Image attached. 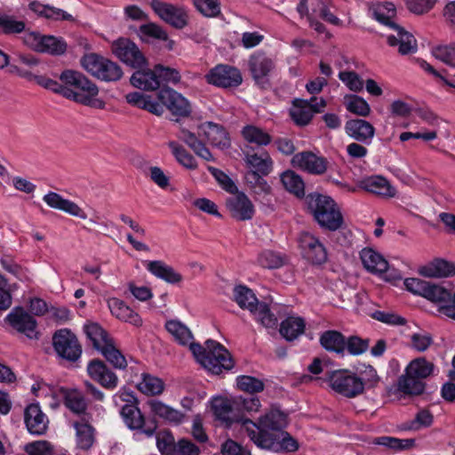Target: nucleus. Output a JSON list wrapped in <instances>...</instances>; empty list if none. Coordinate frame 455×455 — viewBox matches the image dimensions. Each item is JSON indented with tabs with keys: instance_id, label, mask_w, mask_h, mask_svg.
<instances>
[{
	"instance_id": "51",
	"label": "nucleus",
	"mask_w": 455,
	"mask_h": 455,
	"mask_svg": "<svg viewBox=\"0 0 455 455\" xmlns=\"http://www.w3.org/2000/svg\"><path fill=\"white\" fill-rule=\"evenodd\" d=\"M140 30L143 35L166 41L165 48L169 51H172L174 49L175 41L169 39L167 33L160 26L155 23H148L140 26Z\"/></svg>"
},
{
	"instance_id": "6",
	"label": "nucleus",
	"mask_w": 455,
	"mask_h": 455,
	"mask_svg": "<svg viewBox=\"0 0 455 455\" xmlns=\"http://www.w3.org/2000/svg\"><path fill=\"white\" fill-rule=\"evenodd\" d=\"M326 382L333 392L347 398H354L363 394L362 381L355 372L348 369L328 372Z\"/></svg>"
},
{
	"instance_id": "26",
	"label": "nucleus",
	"mask_w": 455,
	"mask_h": 455,
	"mask_svg": "<svg viewBox=\"0 0 455 455\" xmlns=\"http://www.w3.org/2000/svg\"><path fill=\"white\" fill-rule=\"evenodd\" d=\"M420 275L428 278H443L455 274V266L444 259H435L419 269Z\"/></svg>"
},
{
	"instance_id": "34",
	"label": "nucleus",
	"mask_w": 455,
	"mask_h": 455,
	"mask_svg": "<svg viewBox=\"0 0 455 455\" xmlns=\"http://www.w3.org/2000/svg\"><path fill=\"white\" fill-rule=\"evenodd\" d=\"M306 328L305 320L299 315H290L280 325V334L289 341L296 339L304 333Z\"/></svg>"
},
{
	"instance_id": "15",
	"label": "nucleus",
	"mask_w": 455,
	"mask_h": 455,
	"mask_svg": "<svg viewBox=\"0 0 455 455\" xmlns=\"http://www.w3.org/2000/svg\"><path fill=\"white\" fill-rule=\"evenodd\" d=\"M112 52L123 62L134 68H140L147 60L138 46L128 38H119L112 44Z\"/></svg>"
},
{
	"instance_id": "18",
	"label": "nucleus",
	"mask_w": 455,
	"mask_h": 455,
	"mask_svg": "<svg viewBox=\"0 0 455 455\" xmlns=\"http://www.w3.org/2000/svg\"><path fill=\"white\" fill-rule=\"evenodd\" d=\"M12 327L24 333L29 339H37L39 332L36 330V321L22 307L14 308L7 316Z\"/></svg>"
},
{
	"instance_id": "38",
	"label": "nucleus",
	"mask_w": 455,
	"mask_h": 455,
	"mask_svg": "<svg viewBox=\"0 0 455 455\" xmlns=\"http://www.w3.org/2000/svg\"><path fill=\"white\" fill-rule=\"evenodd\" d=\"M198 129V135L204 136L212 146L221 147V145H225L223 140L226 139L227 133L222 127L208 122L201 124Z\"/></svg>"
},
{
	"instance_id": "37",
	"label": "nucleus",
	"mask_w": 455,
	"mask_h": 455,
	"mask_svg": "<svg viewBox=\"0 0 455 455\" xmlns=\"http://www.w3.org/2000/svg\"><path fill=\"white\" fill-rule=\"evenodd\" d=\"M242 136L246 142L258 147L267 146L272 140V137L267 132L252 124L243 128Z\"/></svg>"
},
{
	"instance_id": "53",
	"label": "nucleus",
	"mask_w": 455,
	"mask_h": 455,
	"mask_svg": "<svg viewBox=\"0 0 455 455\" xmlns=\"http://www.w3.org/2000/svg\"><path fill=\"white\" fill-rule=\"evenodd\" d=\"M60 79L63 82L64 86L78 91L81 85L88 84V78L81 72L68 69L63 71Z\"/></svg>"
},
{
	"instance_id": "36",
	"label": "nucleus",
	"mask_w": 455,
	"mask_h": 455,
	"mask_svg": "<svg viewBox=\"0 0 455 455\" xmlns=\"http://www.w3.org/2000/svg\"><path fill=\"white\" fill-rule=\"evenodd\" d=\"M451 289L444 284H437L428 282L424 298L435 303L441 313V307L451 300Z\"/></svg>"
},
{
	"instance_id": "10",
	"label": "nucleus",
	"mask_w": 455,
	"mask_h": 455,
	"mask_svg": "<svg viewBox=\"0 0 455 455\" xmlns=\"http://www.w3.org/2000/svg\"><path fill=\"white\" fill-rule=\"evenodd\" d=\"M150 6L161 20L175 28L181 29L188 23V12L181 6L160 0H152Z\"/></svg>"
},
{
	"instance_id": "47",
	"label": "nucleus",
	"mask_w": 455,
	"mask_h": 455,
	"mask_svg": "<svg viewBox=\"0 0 455 455\" xmlns=\"http://www.w3.org/2000/svg\"><path fill=\"white\" fill-rule=\"evenodd\" d=\"M104 357L115 368L125 369L127 362L124 355L117 349L113 340L100 350Z\"/></svg>"
},
{
	"instance_id": "48",
	"label": "nucleus",
	"mask_w": 455,
	"mask_h": 455,
	"mask_svg": "<svg viewBox=\"0 0 455 455\" xmlns=\"http://www.w3.org/2000/svg\"><path fill=\"white\" fill-rule=\"evenodd\" d=\"M235 384L239 390L249 394L259 393L265 387L261 379L248 375L238 376Z\"/></svg>"
},
{
	"instance_id": "19",
	"label": "nucleus",
	"mask_w": 455,
	"mask_h": 455,
	"mask_svg": "<svg viewBox=\"0 0 455 455\" xmlns=\"http://www.w3.org/2000/svg\"><path fill=\"white\" fill-rule=\"evenodd\" d=\"M121 415L131 429H140L148 436H152L156 430V423L151 421L149 424L145 426V419L141 414L140 409L132 403H127L123 406L121 410Z\"/></svg>"
},
{
	"instance_id": "39",
	"label": "nucleus",
	"mask_w": 455,
	"mask_h": 455,
	"mask_svg": "<svg viewBox=\"0 0 455 455\" xmlns=\"http://www.w3.org/2000/svg\"><path fill=\"white\" fill-rule=\"evenodd\" d=\"M84 331L87 338L92 341L93 347L99 351L112 341L108 332L96 323L86 324Z\"/></svg>"
},
{
	"instance_id": "14",
	"label": "nucleus",
	"mask_w": 455,
	"mask_h": 455,
	"mask_svg": "<svg viewBox=\"0 0 455 455\" xmlns=\"http://www.w3.org/2000/svg\"><path fill=\"white\" fill-rule=\"evenodd\" d=\"M98 86L88 79V84H83L78 91L67 87L63 92V97L74 100L76 103L97 109H104L106 103L98 98Z\"/></svg>"
},
{
	"instance_id": "11",
	"label": "nucleus",
	"mask_w": 455,
	"mask_h": 455,
	"mask_svg": "<svg viewBox=\"0 0 455 455\" xmlns=\"http://www.w3.org/2000/svg\"><path fill=\"white\" fill-rule=\"evenodd\" d=\"M261 403L257 397L244 398L241 395L229 399V427L232 424L241 425L244 430V421L251 420L245 417V413H255L259 411Z\"/></svg>"
},
{
	"instance_id": "7",
	"label": "nucleus",
	"mask_w": 455,
	"mask_h": 455,
	"mask_svg": "<svg viewBox=\"0 0 455 455\" xmlns=\"http://www.w3.org/2000/svg\"><path fill=\"white\" fill-rule=\"evenodd\" d=\"M22 40L28 47L38 52L60 55L67 50V44L62 38L37 32H25Z\"/></svg>"
},
{
	"instance_id": "61",
	"label": "nucleus",
	"mask_w": 455,
	"mask_h": 455,
	"mask_svg": "<svg viewBox=\"0 0 455 455\" xmlns=\"http://www.w3.org/2000/svg\"><path fill=\"white\" fill-rule=\"evenodd\" d=\"M404 2L411 12L421 15L432 10L437 0H404Z\"/></svg>"
},
{
	"instance_id": "31",
	"label": "nucleus",
	"mask_w": 455,
	"mask_h": 455,
	"mask_svg": "<svg viewBox=\"0 0 455 455\" xmlns=\"http://www.w3.org/2000/svg\"><path fill=\"white\" fill-rule=\"evenodd\" d=\"M151 412L171 424L179 425L184 419L185 414L159 400H150L148 403Z\"/></svg>"
},
{
	"instance_id": "22",
	"label": "nucleus",
	"mask_w": 455,
	"mask_h": 455,
	"mask_svg": "<svg viewBox=\"0 0 455 455\" xmlns=\"http://www.w3.org/2000/svg\"><path fill=\"white\" fill-rule=\"evenodd\" d=\"M24 418L29 433L40 435L46 432L49 421L38 404L28 405L25 410Z\"/></svg>"
},
{
	"instance_id": "9",
	"label": "nucleus",
	"mask_w": 455,
	"mask_h": 455,
	"mask_svg": "<svg viewBox=\"0 0 455 455\" xmlns=\"http://www.w3.org/2000/svg\"><path fill=\"white\" fill-rule=\"evenodd\" d=\"M389 29L390 31L383 34L382 36L390 47L396 49L399 54L403 56L411 55L418 51V42L412 33L399 24L395 25Z\"/></svg>"
},
{
	"instance_id": "43",
	"label": "nucleus",
	"mask_w": 455,
	"mask_h": 455,
	"mask_svg": "<svg viewBox=\"0 0 455 455\" xmlns=\"http://www.w3.org/2000/svg\"><path fill=\"white\" fill-rule=\"evenodd\" d=\"M407 374L414 376L420 380L429 377L434 371V364L423 357L412 360L405 368Z\"/></svg>"
},
{
	"instance_id": "16",
	"label": "nucleus",
	"mask_w": 455,
	"mask_h": 455,
	"mask_svg": "<svg viewBox=\"0 0 455 455\" xmlns=\"http://www.w3.org/2000/svg\"><path fill=\"white\" fill-rule=\"evenodd\" d=\"M249 70L255 83L265 87L268 84L269 76L275 69V63L261 52H256L250 56L248 61Z\"/></svg>"
},
{
	"instance_id": "32",
	"label": "nucleus",
	"mask_w": 455,
	"mask_h": 455,
	"mask_svg": "<svg viewBox=\"0 0 455 455\" xmlns=\"http://www.w3.org/2000/svg\"><path fill=\"white\" fill-rule=\"evenodd\" d=\"M130 82L134 87L144 91H156L160 88L155 68L153 70H137L131 76Z\"/></svg>"
},
{
	"instance_id": "13",
	"label": "nucleus",
	"mask_w": 455,
	"mask_h": 455,
	"mask_svg": "<svg viewBox=\"0 0 455 455\" xmlns=\"http://www.w3.org/2000/svg\"><path fill=\"white\" fill-rule=\"evenodd\" d=\"M255 208L249 197L229 180V214L237 220H251Z\"/></svg>"
},
{
	"instance_id": "28",
	"label": "nucleus",
	"mask_w": 455,
	"mask_h": 455,
	"mask_svg": "<svg viewBox=\"0 0 455 455\" xmlns=\"http://www.w3.org/2000/svg\"><path fill=\"white\" fill-rule=\"evenodd\" d=\"M360 258L363 267L371 273L380 275L388 268L386 259L372 248H363L360 252Z\"/></svg>"
},
{
	"instance_id": "45",
	"label": "nucleus",
	"mask_w": 455,
	"mask_h": 455,
	"mask_svg": "<svg viewBox=\"0 0 455 455\" xmlns=\"http://www.w3.org/2000/svg\"><path fill=\"white\" fill-rule=\"evenodd\" d=\"M344 105L347 111L360 116H367L371 112L368 102L355 94L346 95L344 97Z\"/></svg>"
},
{
	"instance_id": "30",
	"label": "nucleus",
	"mask_w": 455,
	"mask_h": 455,
	"mask_svg": "<svg viewBox=\"0 0 455 455\" xmlns=\"http://www.w3.org/2000/svg\"><path fill=\"white\" fill-rule=\"evenodd\" d=\"M369 13L377 21L389 28L397 24L395 21L396 8L393 3L385 2L373 4L369 9Z\"/></svg>"
},
{
	"instance_id": "50",
	"label": "nucleus",
	"mask_w": 455,
	"mask_h": 455,
	"mask_svg": "<svg viewBox=\"0 0 455 455\" xmlns=\"http://www.w3.org/2000/svg\"><path fill=\"white\" fill-rule=\"evenodd\" d=\"M205 79L210 84L228 88V66L224 64L217 65L205 75Z\"/></svg>"
},
{
	"instance_id": "12",
	"label": "nucleus",
	"mask_w": 455,
	"mask_h": 455,
	"mask_svg": "<svg viewBox=\"0 0 455 455\" xmlns=\"http://www.w3.org/2000/svg\"><path fill=\"white\" fill-rule=\"evenodd\" d=\"M158 100L174 116L179 117H188L191 114V105L189 101L180 93L168 86H163L157 93Z\"/></svg>"
},
{
	"instance_id": "4",
	"label": "nucleus",
	"mask_w": 455,
	"mask_h": 455,
	"mask_svg": "<svg viewBox=\"0 0 455 455\" xmlns=\"http://www.w3.org/2000/svg\"><path fill=\"white\" fill-rule=\"evenodd\" d=\"M235 299L241 307L247 308L252 314L255 320L264 327L268 329H275L276 327V316L270 312L266 303L258 302L251 290L242 285L235 287Z\"/></svg>"
},
{
	"instance_id": "44",
	"label": "nucleus",
	"mask_w": 455,
	"mask_h": 455,
	"mask_svg": "<svg viewBox=\"0 0 455 455\" xmlns=\"http://www.w3.org/2000/svg\"><path fill=\"white\" fill-rule=\"evenodd\" d=\"M138 389L148 395H158L164 390V381L155 376L144 373L142 380L137 385Z\"/></svg>"
},
{
	"instance_id": "20",
	"label": "nucleus",
	"mask_w": 455,
	"mask_h": 455,
	"mask_svg": "<svg viewBox=\"0 0 455 455\" xmlns=\"http://www.w3.org/2000/svg\"><path fill=\"white\" fill-rule=\"evenodd\" d=\"M89 376L107 389H114L117 387L118 378L104 362L93 359L87 365Z\"/></svg>"
},
{
	"instance_id": "49",
	"label": "nucleus",
	"mask_w": 455,
	"mask_h": 455,
	"mask_svg": "<svg viewBox=\"0 0 455 455\" xmlns=\"http://www.w3.org/2000/svg\"><path fill=\"white\" fill-rule=\"evenodd\" d=\"M433 56L451 68H455V44H440L433 48Z\"/></svg>"
},
{
	"instance_id": "56",
	"label": "nucleus",
	"mask_w": 455,
	"mask_h": 455,
	"mask_svg": "<svg viewBox=\"0 0 455 455\" xmlns=\"http://www.w3.org/2000/svg\"><path fill=\"white\" fill-rule=\"evenodd\" d=\"M193 4L205 17L214 18L220 14V4L218 0H193Z\"/></svg>"
},
{
	"instance_id": "58",
	"label": "nucleus",
	"mask_w": 455,
	"mask_h": 455,
	"mask_svg": "<svg viewBox=\"0 0 455 455\" xmlns=\"http://www.w3.org/2000/svg\"><path fill=\"white\" fill-rule=\"evenodd\" d=\"M264 176L265 175L255 174L254 172H247L245 174L246 182L257 194H268L271 191V187L263 178Z\"/></svg>"
},
{
	"instance_id": "52",
	"label": "nucleus",
	"mask_w": 455,
	"mask_h": 455,
	"mask_svg": "<svg viewBox=\"0 0 455 455\" xmlns=\"http://www.w3.org/2000/svg\"><path fill=\"white\" fill-rule=\"evenodd\" d=\"M65 405L76 414L84 413L87 408L84 395L76 390L68 391L65 394Z\"/></svg>"
},
{
	"instance_id": "62",
	"label": "nucleus",
	"mask_w": 455,
	"mask_h": 455,
	"mask_svg": "<svg viewBox=\"0 0 455 455\" xmlns=\"http://www.w3.org/2000/svg\"><path fill=\"white\" fill-rule=\"evenodd\" d=\"M258 261L263 267L267 268H277L283 263L281 255L271 251H263L259 256Z\"/></svg>"
},
{
	"instance_id": "46",
	"label": "nucleus",
	"mask_w": 455,
	"mask_h": 455,
	"mask_svg": "<svg viewBox=\"0 0 455 455\" xmlns=\"http://www.w3.org/2000/svg\"><path fill=\"white\" fill-rule=\"evenodd\" d=\"M168 146L180 164L189 170H196L197 168L195 157L184 147L175 141H170Z\"/></svg>"
},
{
	"instance_id": "54",
	"label": "nucleus",
	"mask_w": 455,
	"mask_h": 455,
	"mask_svg": "<svg viewBox=\"0 0 455 455\" xmlns=\"http://www.w3.org/2000/svg\"><path fill=\"white\" fill-rule=\"evenodd\" d=\"M76 429L77 444L81 449L87 450L93 443V429L87 423L75 422Z\"/></svg>"
},
{
	"instance_id": "21",
	"label": "nucleus",
	"mask_w": 455,
	"mask_h": 455,
	"mask_svg": "<svg viewBox=\"0 0 455 455\" xmlns=\"http://www.w3.org/2000/svg\"><path fill=\"white\" fill-rule=\"evenodd\" d=\"M291 164L311 174H323L327 169L326 160L311 152H301L293 156Z\"/></svg>"
},
{
	"instance_id": "42",
	"label": "nucleus",
	"mask_w": 455,
	"mask_h": 455,
	"mask_svg": "<svg viewBox=\"0 0 455 455\" xmlns=\"http://www.w3.org/2000/svg\"><path fill=\"white\" fill-rule=\"evenodd\" d=\"M424 383L419 379L407 374L406 370L404 374L400 376L397 381V388L400 392L407 395H419L424 390Z\"/></svg>"
},
{
	"instance_id": "8",
	"label": "nucleus",
	"mask_w": 455,
	"mask_h": 455,
	"mask_svg": "<svg viewBox=\"0 0 455 455\" xmlns=\"http://www.w3.org/2000/svg\"><path fill=\"white\" fill-rule=\"evenodd\" d=\"M52 345L58 355L67 361L76 362L81 356L82 347L76 336L68 329L54 333Z\"/></svg>"
},
{
	"instance_id": "2",
	"label": "nucleus",
	"mask_w": 455,
	"mask_h": 455,
	"mask_svg": "<svg viewBox=\"0 0 455 455\" xmlns=\"http://www.w3.org/2000/svg\"><path fill=\"white\" fill-rule=\"evenodd\" d=\"M167 331L174 339L182 346L188 345L196 362L204 368L213 374H220L226 369V349L223 346L214 340H207L203 347L193 341V335L190 330L178 320H170L165 323Z\"/></svg>"
},
{
	"instance_id": "64",
	"label": "nucleus",
	"mask_w": 455,
	"mask_h": 455,
	"mask_svg": "<svg viewBox=\"0 0 455 455\" xmlns=\"http://www.w3.org/2000/svg\"><path fill=\"white\" fill-rule=\"evenodd\" d=\"M25 451L29 455H52V446L47 441H36L28 443Z\"/></svg>"
},
{
	"instance_id": "63",
	"label": "nucleus",
	"mask_w": 455,
	"mask_h": 455,
	"mask_svg": "<svg viewBox=\"0 0 455 455\" xmlns=\"http://www.w3.org/2000/svg\"><path fill=\"white\" fill-rule=\"evenodd\" d=\"M156 444L164 455H172L176 446L174 437L170 433L159 434L156 437Z\"/></svg>"
},
{
	"instance_id": "29",
	"label": "nucleus",
	"mask_w": 455,
	"mask_h": 455,
	"mask_svg": "<svg viewBox=\"0 0 455 455\" xmlns=\"http://www.w3.org/2000/svg\"><path fill=\"white\" fill-rule=\"evenodd\" d=\"M246 166L250 169L247 172L268 175L273 170V160L268 153L246 154L244 157Z\"/></svg>"
},
{
	"instance_id": "3",
	"label": "nucleus",
	"mask_w": 455,
	"mask_h": 455,
	"mask_svg": "<svg viewBox=\"0 0 455 455\" xmlns=\"http://www.w3.org/2000/svg\"><path fill=\"white\" fill-rule=\"evenodd\" d=\"M308 208L316 222L323 228L335 231L343 224L337 203L329 196L311 194L307 197Z\"/></svg>"
},
{
	"instance_id": "5",
	"label": "nucleus",
	"mask_w": 455,
	"mask_h": 455,
	"mask_svg": "<svg viewBox=\"0 0 455 455\" xmlns=\"http://www.w3.org/2000/svg\"><path fill=\"white\" fill-rule=\"evenodd\" d=\"M82 67L92 76L105 82H116L123 76L121 67L97 53H88L82 57Z\"/></svg>"
},
{
	"instance_id": "57",
	"label": "nucleus",
	"mask_w": 455,
	"mask_h": 455,
	"mask_svg": "<svg viewBox=\"0 0 455 455\" xmlns=\"http://www.w3.org/2000/svg\"><path fill=\"white\" fill-rule=\"evenodd\" d=\"M338 76L347 88L354 92H359L363 88V79L354 71H339Z\"/></svg>"
},
{
	"instance_id": "59",
	"label": "nucleus",
	"mask_w": 455,
	"mask_h": 455,
	"mask_svg": "<svg viewBox=\"0 0 455 455\" xmlns=\"http://www.w3.org/2000/svg\"><path fill=\"white\" fill-rule=\"evenodd\" d=\"M363 384V393L365 387H371L377 385L379 378L376 370L371 365H363L355 372Z\"/></svg>"
},
{
	"instance_id": "55",
	"label": "nucleus",
	"mask_w": 455,
	"mask_h": 455,
	"mask_svg": "<svg viewBox=\"0 0 455 455\" xmlns=\"http://www.w3.org/2000/svg\"><path fill=\"white\" fill-rule=\"evenodd\" d=\"M211 409L215 420L228 425V398L222 395L214 396L211 401Z\"/></svg>"
},
{
	"instance_id": "35",
	"label": "nucleus",
	"mask_w": 455,
	"mask_h": 455,
	"mask_svg": "<svg viewBox=\"0 0 455 455\" xmlns=\"http://www.w3.org/2000/svg\"><path fill=\"white\" fill-rule=\"evenodd\" d=\"M320 344L325 350L338 355H344L346 350L345 337L337 331L323 332L320 336Z\"/></svg>"
},
{
	"instance_id": "17",
	"label": "nucleus",
	"mask_w": 455,
	"mask_h": 455,
	"mask_svg": "<svg viewBox=\"0 0 455 455\" xmlns=\"http://www.w3.org/2000/svg\"><path fill=\"white\" fill-rule=\"evenodd\" d=\"M299 244L305 259L314 264H322L327 259V252L317 237L308 232H303L299 237Z\"/></svg>"
},
{
	"instance_id": "1",
	"label": "nucleus",
	"mask_w": 455,
	"mask_h": 455,
	"mask_svg": "<svg viewBox=\"0 0 455 455\" xmlns=\"http://www.w3.org/2000/svg\"><path fill=\"white\" fill-rule=\"evenodd\" d=\"M288 426L287 415L276 408H272L261 415L257 423L244 421V431L250 439L259 448L273 451H295L297 441L284 428Z\"/></svg>"
},
{
	"instance_id": "60",
	"label": "nucleus",
	"mask_w": 455,
	"mask_h": 455,
	"mask_svg": "<svg viewBox=\"0 0 455 455\" xmlns=\"http://www.w3.org/2000/svg\"><path fill=\"white\" fill-rule=\"evenodd\" d=\"M157 80L160 81V84L163 82L178 84L180 81V72L172 68L164 67L162 65L155 66Z\"/></svg>"
},
{
	"instance_id": "40",
	"label": "nucleus",
	"mask_w": 455,
	"mask_h": 455,
	"mask_svg": "<svg viewBox=\"0 0 455 455\" xmlns=\"http://www.w3.org/2000/svg\"><path fill=\"white\" fill-rule=\"evenodd\" d=\"M292 120L298 125L307 124L313 117V111L309 103L303 100H295L290 110Z\"/></svg>"
},
{
	"instance_id": "24",
	"label": "nucleus",
	"mask_w": 455,
	"mask_h": 455,
	"mask_svg": "<svg viewBox=\"0 0 455 455\" xmlns=\"http://www.w3.org/2000/svg\"><path fill=\"white\" fill-rule=\"evenodd\" d=\"M360 187L372 194L383 197H394L396 195V189L389 181L379 175H372L363 179Z\"/></svg>"
},
{
	"instance_id": "33",
	"label": "nucleus",
	"mask_w": 455,
	"mask_h": 455,
	"mask_svg": "<svg viewBox=\"0 0 455 455\" xmlns=\"http://www.w3.org/2000/svg\"><path fill=\"white\" fill-rule=\"evenodd\" d=\"M147 269L155 276L164 280L170 283H179L182 281V275L174 270L171 266L166 265L161 260L149 261Z\"/></svg>"
},
{
	"instance_id": "25",
	"label": "nucleus",
	"mask_w": 455,
	"mask_h": 455,
	"mask_svg": "<svg viewBox=\"0 0 455 455\" xmlns=\"http://www.w3.org/2000/svg\"><path fill=\"white\" fill-rule=\"evenodd\" d=\"M345 131L350 138L363 143H370L375 134L374 127L363 119L347 121L345 124Z\"/></svg>"
},
{
	"instance_id": "23",
	"label": "nucleus",
	"mask_w": 455,
	"mask_h": 455,
	"mask_svg": "<svg viewBox=\"0 0 455 455\" xmlns=\"http://www.w3.org/2000/svg\"><path fill=\"white\" fill-rule=\"evenodd\" d=\"M44 201L51 208L62 211L71 216L85 220L87 218L84 211L76 203L63 198L60 195L55 192H49L44 196Z\"/></svg>"
},
{
	"instance_id": "41",
	"label": "nucleus",
	"mask_w": 455,
	"mask_h": 455,
	"mask_svg": "<svg viewBox=\"0 0 455 455\" xmlns=\"http://www.w3.org/2000/svg\"><path fill=\"white\" fill-rule=\"evenodd\" d=\"M281 181L284 188L297 197L305 195V185L299 175L292 171H286L281 174Z\"/></svg>"
},
{
	"instance_id": "27",
	"label": "nucleus",
	"mask_w": 455,
	"mask_h": 455,
	"mask_svg": "<svg viewBox=\"0 0 455 455\" xmlns=\"http://www.w3.org/2000/svg\"><path fill=\"white\" fill-rule=\"evenodd\" d=\"M108 304L111 314L117 319L129 323L134 326L142 325V319L139 314L134 312L123 300L116 298H112L108 299Z\"/></svg>"
}]
</instances>
